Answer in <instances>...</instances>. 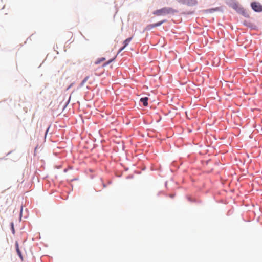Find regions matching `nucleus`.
I'll return each instance as SVG.
<instances>
[{"mask_svg": "<svg viewBox=\"0 0 262 262\" xmlns=\"http://www.w3.org/2000/svg\"><path fill=\"white\" fill-rule=\"evenodd\" d=\"M179 2L183 4L189 6H193L197 4L196 0H179Z\"/></svg>", "mask_w": 262, "mask_h": 262, "instance_id": "obj_2", "label": "nucleus"}, {"mask_svg": "<svg viewBox=\"0 0 262 262\" xmlns=\"http://www.w3.org/2000/svg\"><path fill=\"white\" fill-rule=\"evenodd\" d=\"M132 39V37H130V38H127L123 42L124 43V46L121 48L118 51V54L119 53H120L129 43V42H130V41Z\"/></svg>", "mask_w": 262, "mask_h": 262, "instance_id": "obj_5", "label": "nucleus"}, {"mask_svg": "<svg viewBox=\"0 0 262 262\" xmlns=\"http://www.w3.org/2000/svg\"><path fill=\"white\" fill-rule=\"evenodd\" d=\"M177 12L176 10L170 7H164L162 9L155 10L153 14L156 16H163L169 14H173Z\"/></svg>", "mask_w": 262, "mask_h": 262, "instance_id": "obj_1", "label": "nucleus"}, {"mask_svg": "<svg viewBox=\"0 0 262 262\" xmlns=\"http://www.w3.org/2000/svg\"><path fill=\"white\" fill-rule=\"evenodd\" d=\"M88 77H86L84 79V80L83 81V82H84L85 81H86L88 79Z\"/></svg>", "mask_w": 262, "mask_h": 262, "instance_id": "obj_10", "label": "nucleus"}, {"mask_svg": "<svg viewBox=\"0 0 262 262\" xmlns=\"http://www.w3.org/2000/svg\"><path fill=\"white\" fill-rule=\"evenodd\" d=\"M148 99L147 97L142 98L140 99V101L141 102H142L144 106H147V104H148V103H147Z\"/></svg>", "mask_w": 262, "mask_h": 262, "instance_id": "obj_7", "label": "nucleus"}, {"mask_svg": "<svg viewBox=\"0 0 262 262\" xmlns=\"http://www.w3.org/2000/svg\"><path fill=\"white\" fill-rule=\"evenodd\" d=\"M116 57V55L113 58H112L111 59H110L108 61H107L105 63H104L103 64V66L105 67V66L108 65V64H110L111 62H112L113 61H114L115 60Z\"/></svg>", "mask_w": 262, "mask_h": 262, "instance_id": "obj_9", "label": "nucleus"}, {"mask_svg": "<svg viewBox=\"0 0 262 262\" xmlns=\"http://www.w3.org/2000/svg\"><path fill=\"white\" fill-rule=\"evenodd\" d=\"M105 60V58L104 57H102L98 59L95 62V64H98L100 63L101 62H103Z\"/></svg>", "mask_w": 262, "mask_h": 262, "instance_id": "obj_8", "label": "nucleus"}, {"mask_svg": "<svg viewBox=\"0 0 262 262\" xmlns=\"http://www.w3.org/2000/svg\"><path fill=\"white\" fill-rule=\"evenodd\" d=\"M251 7L252 9L256 12H261L262 11V6L258 3H252Z\"/></svg>", "mask_w": 262, "mask_h": 262, "instance_id": "obj_3", "label": "nucleus"}, {"mask_svg": "<svg viewBox=\"0 0 262 262\" xmlns=\"http://www.w3.org/2000/svg\"><path fill=\"white\" fill-rule=\"evenodd\" d=\"M165 20H163L162 21H159V22H158V23H156L155 24H149L148 25V26H147L146 27V29L147 30H150L151 29H152L154 27H158V26H160V25H161L163 23H164V22H165Z\"/></svg>", "mask_w": 262, "mask_h": 262, "instance_id": "obj_4", "label": "nucleus"}, {"mask_svg": "<svg viewBox=\"0 0 262 262\" xmlns=\"http://www.w3.org/2000/svg\"><path fill=\"white\" fill-rule=\"evenodd\" d=\"M15 247H16V251H17L18 255H19V256L20 257V258L21 259H23V256H22L21 252L20 251V249L19 248V245H18V243L17 242H16V243H15Z\"/></svg>", "mask_w": 262, "mask_h": 262, "instance_id": "obj_6", "label": "nucleus"}]
</instances>
